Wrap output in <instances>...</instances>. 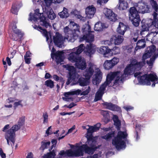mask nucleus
I'll list each match as a JSON object with an SVG mask.
<instances>
[{
  "label": "nucleus",
  "mask_w": 158,
  "mask_h": 158,
  "mask_svg": "<svg viewBox=\"0 0 158 158\" xmlns=\"http://www.w3.org/2000/svg\"><path fill=\"white\" fill-rule=\"evenodd\" d=\"M21 105V102H15L14 104V106L16 107Z\"/></svg>",
  "instance_id": "59"
},
{
  "label": "nucleus",
  "mask_w": 158,
  "mask_h": 158,
  "mask_svg": "<svg viewBox=\"0 0 158 158\" xmlns=\"http://www.w3.org/2000/svg\"><path fill=\"white\" fill-rule=\"evenodd\" d=\"M45 85L47 87H48L50 88H52L54 87V82L51 80L49 79L46 81L45 82Z\"/></svg>",
  "instance_id": "36"
},
{
  "label": "nucleus",
  "mask_w": 158,
  "mask_h": 158,
  "mask_svg": "<svg viewBox=\"0 0 158 158\" xmlns=\"http://www.w3.org/2000/svg\"><path fill=\"white\" fill-rule=\"evenodd\" d=\"M151 4L153 10L152 15L154 19H156L158 15V5L154 0H150Z\"/></svg>",
  "instance_id": "20"
},
{
  "label": "nucleus",
  "mask_w": 158,
  "mask_h": 158,
  "mask_svg": "<svg viewBox=\"0 0 158 158\" xmlns=\"http://www.w3.org/2000/svg\"><path fill=\"white\" fill-rule=\"evenodd\" d=\"M16 51H13V52H11L10 54H9L10 57V58H12L14 57V56L16 53Z\"/></svg>",
  "instance_id": "53"
},
{
  "label": "nucleus",
  "mask_w": 158,
  "mask_h": 158,
  "mask_svg": "<svg viewBox=\"0 0 158 158\" xmlns=\"http://www.w3.org/2000/svg\"><path fill=\"white\" fill-rule=\"evenodd\" d=\"M49 0H34L33 1L34 2H38L39 3H40L42 2V4H41V6L42 5H48V2Z\"/></svg>",
  "instance_id": "40"
},
{
  "label": "nucleus",
  "mask_w": 158,
  "mask_h": 158,
  "mask_svg": "<svg viewBox=\"0 0 158 158\" xmlns=\"http://www.w3.org/2000/svg\"><path fill=\"white\" fill-rule=\"evenodd\" d=\"M88 68L83 73V75L85 78L81 77L78 80L77 83L81 86L86 85L89 83V79L93 74L94 72L96 73L93 77L92 82L94 84L97 85L100 82L102 79V74L100 69L97 68L94 64L89 63Z\"/></svg>",
  "instance_id": "3"
},
{
  "label": "nucleus",
  "mask_w": 158,
  "mask_h": 158,
  "mask_svg": "<svg viewBox=\"0 0 158 158\" xmlns=\"http://www.w3.org/2000/svg\"><path fill=\"white\" fill-rule=\"evenodd\" d=\"M60 18H67L69 16V14L68 9L65 7L63 8V10L58 14Z\"/></svg>",
  "instance_id": "24"
},
{
  "label": "nucleus",
  "mask_w": 158,
  "mask_h": 158,
  "mask_svg": "<svg viewBox=\"0 0 158 158\" xmlns=\"http://www.w3.org/2000/svg\"><path fill=\"white\" fill-rule=\"evenodd\" d=\"M145 45V41L144 39H141L139 40L137 43V46L135 50L137 51L138 49L144 48Z\"/></svg>",
  "instance_id": "23"
},
{
  "label": "nucleus",
  "mask_w": 158,
  "mask_h": 158,
  "mask_svg": "<svg viewBox=\"0 0 158 158\" xmlns=\"http://www.w3.org/2000/svg\"><path fill=\"white\" fill-rule=\"evenodd\" d=\"M78 13L77 11L75 10L73 11H72L71 12V14L74 15L75 16L78 18V19H80L81 20L85 21L86 20V18L85 17L82 16L81 15H77V13Z\"/></svg>",
  "instance_id": "33"
},
{
  "label": "nucleus",
  "mask_w": 158,
  "mask_h": 158,
  "mask_svg": "<svg viewBox=\"0 0 158 158\" xmlns=\"http://www.w3.org/2000/svg\"><path fill=\"white\" fill-rule=\"evenodd\" d=\"M0 155L2 158L6 157V154L3 152L2 148H0Z\"/></svg>",
  "instance_id": "46"
},
{
  "label": "nucleus",
  "mask_w": 158,
  "mask_h": 158,
  "mask_svg": "<svg viewBox=\"0 0 158 158\" xmlns=\"http://www.w3.org/2000/svg\"><path fill=\"white\" fill-rule=\"evenodd\" d=\"M31 53L29 51H28L27 52L26 55L25 56H26L27 57H29L31 56Z\"/></svg>",
  "instance_id": "63"
},
{
  "label": "nucleus",
  "mask_w": 158,
  "mask_h": 158,
  "mask_svg": "<svg viewBox=\"0 0 158 158\" xmlns=\"http://www.w3.org/2000/svg\"><path fill=\"white\" fill-rule=\"evenodd\" d=\"M111 51L110 52V55L111 56L114 54L116 55L119 54L120 52V48L116 46L114 47L112 49H110Z\"/></svg>",
  "instance_id": "34"
},
{
  "label": "nucleus",
  "mask_w": 158,
  "mask_h": 158,
  "mask_svg": "<svg viewBox=\"0 0 158 158\" xmlns=\"http://www.w3.org/2000/svg\"><path fill=\"white\" fill-rule=\"evenodd\" d=\"M65 67L69 71V77L66 82V84L69 85L72 81H75L79 77V75L76 72L75 69L73 66L67 65Z\"/></svg>",
  "instance_id": "12"
},
{
  "label": "nucleus",
  "mask_w": 158,
  "mask_h": 158,
  "mask_svg": "<svg viewBox=\"0 0 158 158\" xmlns=\"http://www.w3.org/2000/svg\"><path fill=\"white\" fill-rule=\"evenodd\" d=\"M76 104L73 102H72L69 105L67 106V108L71 109L74 107V106H76Z\"/></svg>",
  "instance_id": "52"
},
{
  "label": "nucleus",
  "mask_w": 158,
  "mask_h": 158,
  "mask_svg": "<svg viewBox=\"0 0 158 158\" xmlns=\"http://www.w3.org/2000/svg\"><path fill=\"white\" fill-rule=\"evenodd\" d=\"M104 0H98L97 2L100 4L101 5L103 3H104Z\"/></svg>",
  "instance_id": "60"
},
{
  "label": "nucleus",
  "mask_w": 158,
  "mask_h": 158,
  "mask_svg": "<svg viewBox=\"0 0 158 158\" xmlns=\"http://www.w3.org/2000/svg\"><path fill=\"white\" fill-rule=\"evenodd\" d=\"M127 27L122 22H120L117 29L116 31L118 33L123 35L127 31Z\"/></svg>",
  "instance_id": "21"
},
{
  "label": "nucleus",
  "mask_w": 158,
  "mask_h": 158,
  "mask_svg": "<svg viewBox=\"0 0 158 158\" xmlns=\"http://www.w3.org/2000/svg\"><path fill=\"white\" fill-rule=\"evenodd\" d=\"M96 49L98 52L102 54L104 57H108L111 56L110 54L111 50L107 46H102L99 48L97 47Z\"/></svg>",
  "instance_id": "17"
},
{
  "label": "nucleus",
  "mask_w": 158,
  "mask_h": 158,
  "mask_svg": "<svg viewBox=\"0 0 158 158\" xmlns=\"http://www.w3.org/2000/svg\"><path fill=\"white\" fill-rule=\"evenodd\" d=\"M26 158H35L33 156V154L31 152H30L28 153L27 155L26 156Z\"/></svg>",
  "instance_id": "49"
},
{
  "label": "nucleus",
  "mask_w": 158,
  "mask_h": 158,
  "mask_svg": "<svg viewBox=\"0 0 158 158\" xmlns=\"http://www.w3.org/2000/svg\"><path fill=\"white\" fill-rule=\"evenodd\" d=\"M101 113L105 117H106L108 114V112L106 111H102Z\"/></svg>",
  "instance_id": "50"
},
{
  "label": "nucleus",
  "mask_w": 158,
  "mask_h": 158,
  "mask_svg": "<svg viewBox=\"0 0 158 158\" xmlns=\"http://www.w3.org/2000/svg\"><path fill=\"white\" fill-rule=\"evenodd\" d=\"M114 132L112 131L110 132L107 134L106 135L102 136V138L107 140H109L111 138L114 136Z\"/></svg>",
  "instance_id": "35"
},
{
  "label": "nucleus",
  "mask_w": 158,
  "mask_h": 158,
  "mask_svg": "<svg viewBox=\"0 0 158 158\" xmlns=\"http://www.w3.org/2000/svg\"><path fill=\"white\" fill-rule=\"evenodd\" d=\"M123 108L127 111H129L131 110H133L134 108V107L131 106H124Z\"/></svg>",
  "instance_id": "45"
},
{
  "label": "nucleus",
  "mask_w": 158,
  "mask_h": 158,
  "mask_svg": "<svg viewBox=\"0 0 158 158\" xmlns=\"http://www.w3.org/2000/svg\"><path fill=\"white\" fill-rule=\"evenodd\" d=\"M52 143V146L51 147V149L54 147V146L57 143V140L56 139H52L51 141Z\"/></svg>",
  "instance_id": "51"
},
{
  "label": "nucleus",
  "mask_w": 158,
  "mask_h": 158,
  "mask_svg": "<svg viewBox=\"0 0 158 158\" xmlns=\"http://www.w3.org/2000/svg\"><path fill=\"white\" fill-rule=\"evenodd\" d=\"M34 28L40 31L43 34L46 38V41H48L49 38L51 37L50 33L48 32L46 30L42 28L41 27L35 26L34 27Z\"/></svg>",
  "instance_id": "22"
},
{
  "label": "nucleus",
  "mask_w": 158,
  "mask_h": 158,
  "mask_svg": "<svg viewBox=\"0 0 158 158\" xmlns=\"http://www.w3.org/2000/svg\"><path fill=\"white\" fill-rule=\"evenodd\" d=\"M105 27V24L101 22L96 23L94 26V30L97 31H101Z\"/></svg>",
  "instance_id": "28"
},
{
  "label": "nucleus",
  "mask_w": 158,
  "mask_h": 158,
  "mask_svg": "<svg viewBox=\"0 0 158 158\" xmlns=\"http://www.w3.org/2000/svg\"><path fill=\"white\" fill-rule=\"evenodd\" d=\"M110 61L114 67L119 62V60L118 58L117 57H114L112 60H110Z\"/></svg>",
  "instance_id": "37"
},
{
  "label": "nucleus",
  "mask_w": 158,
  "mask_h": 158,
  "mask_svg": "<svg viewBox=\"0 0 158 158\" xmlns=\"http://www.w3.org/2000/svg\"><path fill=\"white\" fill-rule=\"evenodd\" d=\"M75 126H73L71 128L69 129L68 131V132L67 133V134H69L70 133H71L73 130L75 129Z\"/></svg>",
  "instance_id": "54"
},
{
  "label": "nucleus",
  "mask_w": 158,
  "mask_h": 158,
  "mask_svg": "<svg viewBox=\"0 0 158 158\" xmlns=\"http://www.w3.org/2000/svg\"><path fill=\"white\" fill-rule=\"evenodd\" d=\"M81 91L79 89L73 90L69 92H65L64 93L65 97L63 98L64 100L69 102L73 101V98L72 96L73 95H79L81 93Z\"/></svg>",
  "instance_id": "16"
},
{
  "label": "nucleus",
  "mask_w": 158,
  "mask_h": 158,
  "mask_svg": "<svg viewBox=\"0 0 158 158\" xmlns=\"http://www.w3.org/2000/svg\"><path fill=\"white\" fill-rule=\"evenodd\" d=\"M50 6L47 5H42L43 12L39 13V9H36L35 11V13L33 14L31 13L29 15V20L35 22V23H39L40 25L46 28H50L51 27V24L49 23L48 19H46V16L49 19L53 20L56 17V15L52 9L50 7Z\"/></svg>",
  "instance_id": "2"
},
{
  "label": "nucleus",
  "mask_w": 158,
  "mask_h": 158,
  "mask_svg": "<svg viewBox=\"0 0 158 158\" xmlns=\"http://www.w3.org/2000/svg\"><path fill=\"white\" fill-rule=\"evenodd\" d=\"M54 42L55 45L59 48H62L64 46V40H67L64 39L62 35L59 33L56 32L53 37Z\"/></svg>",
  "instance_id": "15"
},
{
  "label": "nucleus",
  "mask_w": 158,
  "mask_h": 158,
  "mask_svg": "<svg viewBox=\"0 0 158 158\" xmlns=\"http://www.w3.org/2000/svg\"><path fill=\"white\" fill-rule=\"evenodd\" d=\"M52 77L51 75L48 73H46L45 76V78L46 79H49Z\"/></svg>",
  "instance_id": "55"
},
{
  "label": "nucleus",
  "mask_w": 158,
  "mask_h": 158,
  "mask_svg": "<svg viewBox=\"0 0 158 158\" xmlns=\"http://www.w3.org/2000/svg\"><path fill=\"white\" fill-rule=\"evenodd\" d=\"M84 44H81L77 48H74L69 51L71 53H73V56L79 57L78 55L83 51L84 53L89 57L94 54L96 51V46L94 44L89 43L87 44L85 47Z\"/></svg>",
  "instance_id": "7"
},
{
  "label": "nucleus",
  "mask_w": 158,
  "mask_h": 158,
  "mask_svg": "<svg viewBox=\"0 0 158 158\" xmlns=\"http://www.w3.org/2000/svg\"><path fill=\"white\" fill-rule=\"evenodd\" d=\"M22 6V4L20 3L19 5L17 4H14L12 5V8L11 10V12L15 14H17L18 11V9Z\"/></svg>",
  "instance_id": "29"
},
{
  "label": "nucleus",
  "mask_w": 158,
  "mask_h": 158,
  "mask_svg": "<svg viewBox=\"0 0 158 158\" xmlns=\"http://www.w3.org/2000/svg\"><path fill=\"white\" fill-rule=\"evenodd\" d=\"M127 136L126 131H119L117 136L112 139V144L117 150H120L125 148V140Z\"/></svg>",
  "instance_id": "8"
},
{
  "label": "nucleus",
  "mask_w": 158,
  "mask_h": 158,
  "mask_svg": "<svg viewBox=\"0 0 158 158\" xmlns=\"http://www.w3.org/2000/svg\"><path fill=\"white\" fill-rule=\"evenodd\" d=\"M51 126H50L49 127H48V128L47 130L46 133V134L47 135H49V131L51 129Z\"/></svg>",
  "instance_id": "62"
},
{
  "label": "nucleus",
  "mask_w": 158,
  "mask_h": 158,
  "mask_svg": "<svg viewBox=\"0 0 158 158\" xmlns=\"http://www.w3.org/2000/svg\"><path fill=\"white\" fill-rule=\"evenodd\" d=\"M113 121L114 122V124L116 126L118 130L120 129L119 126L120 125V122L118 119V118L116 115H114L113 117Z\"/></svg>",
  "instance_id": "31"
},
{
  "label": "nucleus",
  "mask_w": 158,
  "mask_h": 158,
  "mask_svg": "<svg viewBox=\"0 0 158 158\" xmlns=\"http://www.w3.org/2000/svg\"><path fill=\"white\" fill-rule=\"evenodd\" d=\"M68 59L70 61L75 63V65L77 68L83 70L86 68V63L84 58L81 56H73V53H72L69 54Z\"/></svg>",
  "instance_id": "11"
},
{
  "label": "nucleus",
  "mask_w": 158,
  "mask_h": 158,
  "mask_svg": "<svg viewBox=\"0 0 158 158\" xmlns=\"http://www.w3.org/2000/svg\"><path fill=\"white\" fill-rule=\"evenodd\" d=\"M88 126L89 128L87 129V134L86 135L87 140L86 144L81 146L78 143H77L75 145H71V148H73V150L69 149L66 151H60L59 155L61 157L82 156L84 155V152L88 154H93L94 153L95 149L97 148L96 146L97 137H93L92 135H89L88 134L91 133L99 130L101 124L98 123L94 126Z\"/></svg>",
  "instance_id": "1"
},
{
  "label": "nucleus",
  "mask_w": 158,
  "mask_h": 158,
  "mask_svg": "<svg viewBox=\"0 0 158 158\" xmlns=\"http://www.w3.org/2000/svg\"><path fill=\"white\" fill-rule=\"evenodd\" d=\"M103 13L106 18L109 20V18L112 15V14H114V13L110 9L105 8L103 10Z\"/></svg>",
  "instance_id": "27"
},
{
  "label": "nucleus",
  "mask_w": 158,
  "mask_h": 158,
  "mask_svg": "<svg viewBox=\"0 0 158 158\" xmlns=\"http://www.w3.org/2000/svg\"><path fill=\"white\" fill-rule=\"evenodd\" d=\"M96 11V9L93 5L89 6L85 9V14L87 18L91 19L93 18Z\"/></svg>",
  "instance_id": "19"
},
{
  "label": "nucleus",
  "mask_w": 158,
  "mask_h": 158,
  "mask_svg": "<svg viewBox=\"0 0 158 158\" xmlns=\"http://www.w3.org/2000/svg\"><path fill=\"white\" fill-rule=\"evenodd\" d=\"M24 60L26 63L27 64H29L30 63L31 58L29 57H27L26 56H24Z\"/></svg>",
  "instance_id": "47"
},
{
  "label": "nucleus",
  "mask_w": 158,
  "mask_h": 158,
  "mask_svg": "<svg viewBox=\"0 0 158 158\" xmlns=\"http://www.w3.org/2000/svg\"><path fill=\"white\" fill-rule=\"evenodd\" d=\"M53 78L54 79V80L56 81H58L59 80L60 78L59 77L56 75H54L53 76Z\"/></svg>",
  "instance_id": "56"
},
{
  "label": "nucleus",
  "mask_w": 158,
  "mask_h": 158,
  "mask_svg": "<svg viewBox=\"0 0 158 158\" xmlns=\"http://www.w3.org/2000/svg\"><path fill=\"white\" fill-rule=\"evenodd\" d=\"M103 66L104 69L106 70L112 69L114 67L110 60H106L104 63Z\"/></svg>",
  "instance_id": "32"
},
{
  "label": "nucleus",
  "mask_w": 158,
  "mask_h": 158,
  "mask_svg": "<svg viewBox=\"0 0 158 158\" xmlns=\"http://www.w3.org/2000/svg\"><path fill=\"white\" fill-rule=\"evenodd\" d=\"M158 34V31L152 32L149 33L146 36V40L148 41H152L154 40V38Z\"/></svg>",
  "instance_id": "25"
},
{
  "label": "nucleus",
  "mask_w": 158,
  "mask_h": 158,
  "mask_svg": "<svg viewBox=\"0 0 158 158\" xmlns=\"http://www.w3.org/2000/svg\"><path fill=\"white\" fill-rule=\"evenodd\" d=\"M90 90V87H88L86 90L82 92L81 94L82 95H86L87 94Z\"/></svg>",
  "instance_id": "44"
},
{
  "label": "nucleus",
  "mask_w": 158,
  "mask_h": 158,
  "mask_svg": "<svg viewBox=\"0 0 158 158\" xmlns=\"http://www.w3.org/2000/svg\"><path fill=\"white\" fill-rule=\"evenodd\" d=\"M44 63L43 62H41L39 63L36 65L37 66H42L44 65Z\"/></svg>",
  "instance_id": "64"
},
{
  "label": "nucleus",
  "mask_w": 158,
  "mask_h": 158,
  "mask_svg": "<svg viewBox=\"0 0 158 158\" xmlns=\"http://www.w3.org/2000/svg\"><path fill=\"white\" fill-rule=\"evenodd\" d=\"M103 156L101 154V152H99L98 154H96L92 156H88L87 158H103Z\"/></svg>",
  "instance_id": "38"
},
{
  "label": "nucleus",
  "mask_w": 158,
  "mask_h": 158,
  "mask_svg": "<svg viewBox=\"0 0 158 158\" xmlns=\"http://www.w3.org/2000/svg\"><path fill=\"white\" fill-rule=\"evenodd\" d=\"M117 15L114 13L112 14V15L109 18V20L110 21L114 22L117 20Z\"/></svg>",
  "instance_id": "39"
},
{
  "label": "nucleus",
  "mask_w": 158,
  "mask_h": 158,
  "mask_svg": "<svg viewBox=\"0 0 158 158\" xmlns=\"http://www.w3.org/2000/svg\"><path fill=\"white\" fill-rule=\"evenodd\" d=\"M6 61L8 65L9 66L11 64V62L10 59L8 57L6 58Z\"/></svg>",
  "instance_id": "58"
},
{
  "label": "nucleus",
  "mask_w": 158,
  "mask_h": 158,
  "mask_svg": "<svg viewBox=\"0 0 158 158\" xmlns=\"http://www.w3.org/2000/svg\"><path fill=\"white\" fill-rule=\"evenodd\" d=\"M134 76L137 77L139 83L142 85H150L151 81H157L158 78L155 74L153 73L149 75L145 74L142 75L140 72L135 73Z\"/></svg>",
  "instance_id": "9"
},
{
  "label": "nucleus",
  "mask_w": 158,
  "mask_h": 158,
  "mask_svg": "<svg viewBox=\"0 0 158 158\" xmlns=\"http://www.w3.org/2000/svg\"><path fill=\"white\" fill-rule=\"evenodd\" d=\"M48 115L47 113H44L43 114V117L44 118L43 123H47L48 121Z\"/></svg>",
  "instance_id": "42"
},
{
  "label": "nucleus",
  "mask_w": 158,
  "mask_h": 158,
  "mask_svg": "<svg viewBox=\"0 0 158 158\" xmlns=\"http://www.w3.org/2000/svg\"><path fill=\"white\" fill-rule=\"evenodd\" d=\"M82 31L83 36L81 39V41L85 40L86 42L90 43L94 40V32L91 31V27L88 23L83 26Z\"/></svg>",
  "instance_id": "10"
},
{
  "label": "nucleus",
  "mask_w": 158,
  "mask_h": 158,
  "mask_svg": "<svg viewBox=\"0 0 158 158\" xmlns=\"http://www.w3.org/2000/svg\"><path fill=\"white\" fill-rule=\"evenodd\" d=\"M75 112L74 111L70 112H61L60 113V114L61 115H71Z\"/></svg>",
  "instance_id": "48"
},
{
  "label": "nucleus",
  "mask_w": 158,
  "mask_h": 158,
  "mask_svg": "<svg viewBox=\"0 0 158 158\" xmlns=\"http://www.w3.org/2000/svg\"><path fill=\"white\" fill-rule=\"evenodd\" d=\"M9 127V125H6L3 128V129L2 130V131H5L6 130L8 129Z\"/></svg>",
  "instance_id": "57"
},
{
  "label": "nucleus",
  "mask_w": 158,
  "mask_h": 158,
  "mask_svg": "<svg viewBox=\"0 0 158 158\" xmlns=\"http://www.w3.org/2000/svg\"><path fill=\"white\" fill-rule=\"evenodd\" d=\"M63 0H49L47 5L50 6L52 3H59Z\"/></svg>",
  "instance_id": "41"
},
{
  "label": "nucleus",
  "mask_w": 158,
  "mask_h": 158,
  "mask_svg": "<svg viewBox=\"0 0 158 158\" xmlns=\"http://www.w3.org/2000/svg\"><path fill=\"white\" fill-rule=\"evenodd\" d=\"M16 23L15 22L12 23L10 26V29H12L14 32L12 35V39L14 40H16L19 38H21L23 35L19 30L17 29Z\"/></svg>",
  "instance_id": "14"
},
{
  "label": "nucleus",
  "mask_w": 158,
  "mask_h": 158,
  "mask_svg": "<svg viewBox=\"0 0 158 158\" xmlns=\"http://www.w3.org/2000/svg\"><path fill=\"white\" fill-rule=\"evenodd\" d=\"M104 106H106V107L110 110H117V107L115 105L111 103H109L107 102H104L103 103Z\"/></svg>",
  "instance_id": "30"
},
{
  "label": "nucleus",
  "mask_w": 158,
  "mask_h": 158,
  "mask_svg": "<svg viewBox=\"0 0 158 158\" xmlns=\"http://www.w3.org/2000/svg\"><path fill=\"white\" fill-rule=\"evenodd\" d=\"M123 40V36L118 35H113L110 38V41L115 45H119L121 44Z\"/></svg>",
  "instance_id": "18"
},
{
  "label": "nucleus",
  "mask_w": 158,
  "mask_h": 158,
  "mask_svg": "<svg viewBox=\"0 0 158 158\" xmlns=\"http://www.w3.org/2000/svg\"><path fill=\"white\" fill-rule=\"evenodd\" d=\"M51 44V41L50 43L49 44V47L50 50H51V48H52L51 54L52 58L53 59L54 56H55L57 62L60 63L62 62L63 60L64 52L63 51H58L55 53V49L53 47H52Z\"/></svg>",
  "instance_id": "13"
},
{
  "label": "nucleus",
  "mask_w": 158,
  "mask_h": 158,
  "mask_svg": "<svg viewBox=\"0 0 158 158\" xmlns=\"http://www.w3.org/2000/svg\"><path fill=\"white\" fill-rule=\"evenodd\" d=\"M101 43L102 45H110L112 43L110 41H109L108 40H103L101 41Z\"/></svg>",
  "instance_id": "43"
},
{
  "label": "nucleus",
  "mask_w": 158,
  "mask_h": 158,
  "mask_svg": "<svg viewBox=\"0 0 158 158\" xmlns=\"http://www.w3.org/2000/svg\"><path fill=\"white\" fill-rule=\"evenodd\" d=\"M50 142H44V144L46 145L45 148H47L48 146H49L50 144Z\"/></svg>",
  "instance_id": "61"
},
{
  "label": "nucleus",
  "mask_w": 158,
  "mask_h": 158,
  "mask_svg": "<svg viewBox=\"0 0 158 158\" xmlns=\"http://www.w3.org/2000/svg\"><path fill=\"white\" fill-rule=\"evenodd\" d=\"M118 9L121 10L126 9L128 6L127 2L123 0H119Z\"/></svg>",
  "instance_id": "26"
},
{
  "label": "nucleus",
  "mask_w": 158,
  "mask_h": 158,
  "mask_svg": "<svg viewBox=\"0 0 158 158\" xmlns=\"http://www.w3.org/2000/svg\"><path fill=\"white\" fill-rule=\"evenodd\" d=\"M148 9V6L143 2H139L136 8L134 7L130 8L129 19L134 26L138 27L139 24L140 19L138 12L142 13H146Z\"/></svg>",
  "instance_id": "4"
},
{
  "label": "nucleus",
  "mask_w": 158,
  "mask_h": 158,
  "mask_svg": "<svg viewBox=\"0 0 158 158\" xmlns=\"http://www.w3.org/2000/svg\"><path fill=\"white\" fill-rule=\"evenodd\" d=\"M79 25L73 22L70 21L69 25L64 28L65 39L69 42H74L77 38L80 32Z\"/></svg>",
  "instance_id": "5"
},
{
  "label": "nucleus",
  "mask_w": 158,
  "mask_h": 158,
  "mask_svg": "<svg viewBox=\"0 0 158 158\" xmlns=\"http://www.w3.org/2000/svg\"><path fill=\"white\" fill-rule=\"evenodd\" d=\"M25 120L24 117L20 118L18 121V124L13 126L5 135V137L8 145H11L12 148L14 145L15 142V132L20 129L24 124Z\"/></svg>",
  "instance_id": "6"
}]
</instances>
